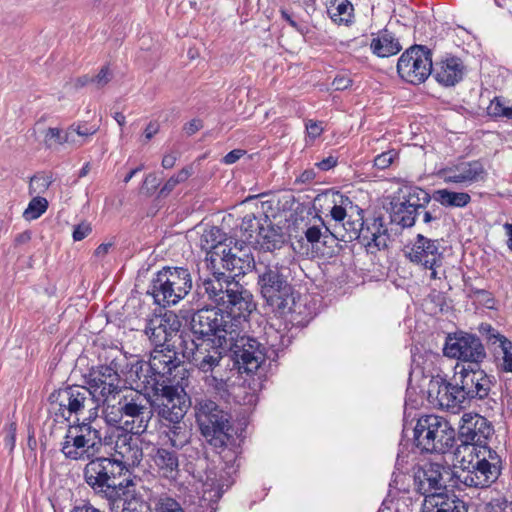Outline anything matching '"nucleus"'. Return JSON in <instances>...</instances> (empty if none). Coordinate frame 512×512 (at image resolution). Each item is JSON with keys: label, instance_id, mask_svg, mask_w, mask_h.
<instances>
[{"label": "nucleus", "instance_id": "680f3d73", "mask_svg": "<svg viewBox=\"0 0 512 512\" xmlns=\"http://www.w3.org/2000/svg\"><path fill=\"white\" fill-rule=\"evenodd\" d=\"M351 79L345 75H338L334 78L332 86L335 90H345L351 85Z\"/></svg>", "mask_w": 512, "mask_h": 512}, {"label": "nucleus", "instance_id": "4be33fe9", "mask_svg": "<svg viewBox=\"0 0 512 512\" xmlns=\"http://www.w3.org/2000/svg\"><path fill=\"white\" fill-rule=\"evenodd\" d=\"M87 384L90 391L93 392L94 398L103 403L108 402L110 397L115 398V395L121 391L120 375L106 366H97L91 369Z\"/></svg>", "mask_w": 512, "mask_h": 512}, {"label": "nucleus", "instance_id": "f257e3e1", "mask_svg": "<svg viewBox=\"0 0 512 512\" xmlns=\"http://www.w3.org/2000/svg\"><path fill=\"white\" fill-rule=\"evenodd\" d=\"M103 427L84 424L79 435L67 434L61 452L70 460L87 461L83 469L85 483L99 497L115 504L121 491L134 486L129 470L117 458L98 456L109 442L102 434Z\"/></svg>", "mask_w": 512, "mask_h": 512}, {"label": "nucleus", "instance_id": "052dcab7", "mask_svg": "<svg viewBox=\"0 0 512 512\" xmlns=\"http://www.w3.org/2000/svg\"><path fill=\"white\" fill-rule=\"evenodd\" d=\"M306 130L308 135L315 139L321 135L323 131V126L321 122H315L310 120L306 123Z\"/></svg>", "mask_w": 512, "mask_h": 512}, {"label": "nucleus", "instance_id": "0e129e2a", "mask_svg": "<svg viewBox=\"0 0 512 512\" xmlns=\"http://www.w3.org/2000/svg\"><path fill=\"white\" fill-rule=\"evenodd\" d=\"M177 179H175L173 176H171L166 183L163 185V187L159 191V197H166L168 196L174 188L178 185Z\"/></svg>", "mask_w": 512, "mask_h": 512}, {"label": "nucleus", "instance_id": "20e7f679", "mask_svg": "<svg viewBox=\"0 0 512 512\" xmlns=\"http://www.w3.org/2000/svg\"><path fill=\"white\" fill-rule=\"evenodd\" d=\"M362 212L358 208L355 215L353 211H350L349 216L343 222L333 225L332 230L337 236V244L339 245L340 241L347 243L358 240L371 254L386 249L390 235L383 216L364 219Z\"/></svg>", "mask_w": 512, "mask_h": 512}, {"label": "nucleus", "instance_id": "5701e85b", "mask_svg": "<svg viewBox=\"0 0 512 512\" xmlns=\"http://www.w3.org/2000/svg\"><path fill=\"white\" fill-rule=\"evenodd\" d=\"M493 433V427L483 416L473 413H465L459 426V438L465 445H471L473 450L477 446L486 443Z\"/></svg>", "mask_w": 512, "mask_h": 512}, {"label": "nucleus", "instance_id": "72a5a7b5", "mask_svg": "<svg viewBox=\"0 0 512 512\" xmlns=\"http://www.w3.org/2000/svg\"><path fill=\"white\" fill-rule=\"evenodd\" d=\"M370 48L378 57H390L399 53L402 46L397 38L388 30H383L371 41Z\"/></svg>", "mask_w": 512, "mask_h": 512}, {"label": "nucleus", "instance_id": "e433bc0d", "mask_svg": "<svg viewBox=\"0 0 512 512\" xmlns=\"http://www.w3.org/2000/svg\"><path fill=\"white\" fill-rule=\"evenodd\" d=\"M434 201L445 207L462 208L471 201V196L466 192H454L447 189L435 190L432 194Z\"/></svg>", "mask_w": 512, "mask_h": 512}, {"label": "nucleus", "instance_id": "9b49d317", "mask_svg": "<svg viewBox=\"0 0 512 512\" xmlns=\"http://www.w3.org/2000/svg\"><path fill=\"white\" fill-rule=\"evenodd\" d=\"M149 389L153 391L151 398L152 411L171 424H179L184 418L188 403L187 395L183 389L171 384L148 382Z\"/></svg>", "mask_w": 512, "mask_h": 512}, {"label": "nucleus", "instance_id": "e2e57ef3", "mask_svg": "<svg viewBox=\"0 0 512 512\" xmlns=\"http://www.w3.org/2000/svg\"><path fill=\"white\" fill-rule=\"evenodd\" d=\"M203 128V123L200 119H192L184 125V131L188 136H191Z\"/></svg>", "mask_w": 512, "mask_h": 512}, {"label": "nucleus", "instance_id": "7c9ffc66", "mask_svg": "<svg viewBox=\"0 0 512 512\" xmlns=\"http://www.w3.org/2000/svg\"><path fill=\"white\" fill-rule=\"evenodd\" d=\"M422 512H467V509L456 496L438 494L425 499Z\"/></svg>", "mask_w": 512, "mask_h": 512}, {"label": "nucleus", "instance_id": "6ab92c4d", "mask_svg": "<svg viewBox=\"0 0 512 512\" xmlns=\"http://www.w3.org/2000/svg\"><path fill=\"white\" fill-rule=\"evenodd\" d=\"M428 396L447 409H460L469 404L456 371L452 382L440 376L433 377L428 385Z\"/></svg>", "mask_w": 512, "mask_h": 512}, {"label": "nucleus", "instance_id": "338daca9", "mask_svg": "<svg viewBox=\"0 0 512 512\" xmlns=\"http://www.w3.org/2000/svg\"><path fill=\"white\" fill-rule=\"evenodd\" d=\"M160 129V125L157 121H151L144 130V136L147 141L151 140Z\"/></svg>", "mask_w": 512, "mask_h": 512}, {"label": "nucleus", "instance_id": "f3484780", "mask_svg": "<svg viewBox=\"0 0 512 512\" xmlns=\"http://www.w3.org/2000/svg\"><path fill=\"white\" fill-rule=\"evenodd\" d=\"M405 256L410 262L430 270L431 279H441L445 274L439 272L444 260L439 240H433L423 234H418L412 246L405 252Z\"/></svg>", "mask_w": 512, "mask_h": 512}, {"label": "nucleus", "instance_id": "9d476101", "mask_svg": "<svg viewBox=\"0 0 512 512\" xmlns=\"http://www.w3.org/2000/svg\"><path fill=\"white\" fill-rule=\"evenodd\" d=\"M181 360L177 352L169 348V345L162 348H155L148 362H137L135 373L145 389H149L148 382H159L169 384L172 382V373L180 366Z\"/></svg>", "mask_w": 512, "mask_h": 512}, {"label": "nucleus", "instance_id": "a878e982", "mask_svg": "<svg viewBox=\"0 0 512 512\" xmlns=\"http://www.w3.org/2000/svg\"><path fill=\"white\" fill-rule=\"evenodd\" d=\"M500 468L494 463H488L485 458H479L476 454V461L469 462L468 470L462 476V481L470 487H488L500 476Z\"/></svg>", "mask_w": 512, "mask_h": 512}, {"label": "nucleus", "instance_id": "49530a36", "mask_svg": "<svg viewBox=\"0 0 512 512\" xmlns=\"http://www.w3.org/2000/svg\"><path fill=\"white\" fill-rule=\"evenodd\" d=\"M48 208V201L42 197H34L26 210L24 211V217L28 220L39 218Z\"/></svg>", "mask_w": 512, "mask_h": 512}, {"label": "nucleus", "instance_id": "a19ab883", "mask_svg": "<svg viewBox=\"0 0 512 512\" xmlns=\"http://www.w3.org/2000/svg\"><path fill=\"white\" fill-rule=\"evenodd\" d=\"M152 512H185V510L175 498L168 494H161L153 499Z\"/></svg>", "mask_w": 512, "mask_h": 512}, {"label": "nucleus", "instance_id": "c756f323", "mask_svg": "<svg viewBox=\"0 0 512 512\" xmlns=\"http://www.w3.org/2000/svg\"><path fill=\"white\" fill-rule=\"evenodd\" d=\"M433 71L436 81L448 87L463 78L464 66L459 58L450 57L437 64Z\"/></svg>", "mask_w": 512, "mask_h": 512}, {"label": "nucleus", "instance_id": "f704fd0d", "mask_svg": "<svg viewBox=\"0 0 512 512\" xmlns=\"http://www.w3.org/2000/svg\"><path fill=\"white\" fill-rule=\"evenodd\" d=\"M400 193H402V195L394 199L399 200V202L406 204L408 208L418 212V216L421 215V210L430 203L432 198L429 193L418 187L405 188L404 190H400Z\"/></svg>", "mask_w": 512, "mask_h": 512}, {"label": "nucleus", "instance_id": "7ed1b4c3", "mask_svg": "<svg viewBox=\"0 0 512 512\" xmlns=\"http://www.w3.org/2000/svg\"><path fill=\"white\" fill-rule=\"evenodd\" d=\"M199 281L197 293L206 295L211 303L223 309H230L240 315H250L256 309L252 293L223 272H213Z\"/></svg>", "mask_w": 512, "mask_h": 512}, {"label": "nucleus", "instance_id": "4d7b16f0", "mask_svg": "<svg viewBox=\"0 0 512 512\" xmlns=\"http://www.w3.org/2000/svg\"><path fill=\"white\" fill-rule=\"evenodd\" d=\"M111 80V73L108 67H102L99 73L91 78V81L96 84L97 88H102Z\"/></svg>", "mask_w": 512, "mask_h": 512}, {"label": "nucleus", "instance_id": "774afa93", "mask_svg": "<svg viewBox=\"0 0 512 512\" xmlns=\"http://www.w3.org/2000/svg\"><path fill=\"white\" fill-rule=\"evenodd\" d=\"M192 174L193 167L190 165L182 168L177 174L173 175V177L177 179V182L180 184L185 182Z\"/></svg>", "mask_w": 512, "mask_h": 512}, {"label": "nucleus", "instance_id": "c85d7f7f", "mask_svg": "<svg viewBox=\"0 0 512 512\" xmlns=\"http://www.w3.org/2000/svg\"><path fill=\"white\" fill-rule=\"evenodd\" d=\"M134 434L120 435L115 443V453L120 456L118 461L124 463V466L138 465L143 458L142 448L139 446Z\"/></svg>", "mask_w": 512, "mask_h": 512}, {"label": "nucleus", "instance_id": "37998d69", "mask_svg": "<svg viewBox=\"0 0 512 512\" xmlns=\"http://www.w3.org/2000/svg\"><path fill=\"white\" fill-rule=\"evenodd\" d=\"M52 182L53 179L51 175L45 173L36 174L30 179L29 193L31 195L44 193L48 190Z\"/></svg>", "mask_w": 512, "mask_h": 512}, {"label": "nucleus", "instance_id": "bf43d9fd", "mask_svg": "<svg viewBox=\"0 0 512 512\" xmlns=\"http://www.w3.org/2000/svg\"><path fill=\"white\" fill-rule=\"evenodd\" d=\"M126 361L125 357L118 353L117 356L113 357L109 364H105L104 366L109 367L115 371V373L119 374L123 372V363Z\"/></svg>", "mask_w": 512, "mask_h": 512}, {"label": "nucleus", "instance_id": "6e6d98bb", "mask_svg": "<svg viewBox=\"0 0 512 512\" xmlns=\"http://www.w3.org/2000/svg\"><path fill=\"white\" fill-rule=\"evenodd\" d=\"M63 141L64 143L72 146L73 148H80L81 146H83L82 138L78 137V135L74 131V128H72L71 125L65 130V133L63 135Z\"/></svg>", "mask_w": 512, "mask_h": 512}, {"label": "nucleus", "instance_id": "69168bd1", "mask_svg": "<svg viewBox=\"0 0 512 512\" xmlns=\"http://www.w3.org/2000/svg\"><path fill=\"white\" fill-rule=\"evenodd\" d=\"M244 154H245L244 150L234 149L225 155V157L223 158V161H224V163L230 165V164H233L236 161H238Z\"/></svg>", "mask_w": 512, "mask_h": 512}, {"label": "nucleus", "instance_id": "0eeeda50", "mask_svg": "<svg viewBox=\"0 0 512 512\" xmlns=\"http://www.w3.org/2000/svg\"><path fill=\"white\" fill-rule=\"evenodd\" d=\"M249 315H240L230 309L198 308L191 319V329L198 337H211L217 342L226 343V339L238 328H242Z\"/></svg>", "mask_w": 512, "mask_h": 512}, {"label": "nucleus", "instance_id": "dca6fc26", "mask_svg": "<svg viewBox=\"0 0 512 512\" xmlns=\"http://www.w3.org/2000/svg\"><path fill=\"white\" fill-rule=\"evenodd\" d=\"M227 352L226 343L217 342L211 337H197L192 340V348L184 352L190 362L203 373H214L220 369L224 354Z\"/></svg>", "mask_w": 512, "mask_h": 512}, {"label": "nucleus", "instance_id": "aec40b11", "mask_svg": "<svg viewBox=\"0 0 512 512\" xmlns=\"http://www.w3.org/2000/svg\"><path fill=\"white\" fill-rule=\"evenodd\" d=\"M459 382L463 388L464 394L470 403L473 400H482L488 397L492 380L487 373L478 367L458 363L455 366Z\"/></svg>", "mask_w": 512, "mask_h": 512}, {"label": "nucleus", "instance_id": "ddd939ff", "mask_svg": "<svg viewBox=\"0 0 512 512\" xmlns=\"http://www.w3.org/2000/svg\"><path fill=\"white\" fill-rule=\"evenodd\" d=\"M243 328H238L226 339L227 351L232 353L239 371L253 373L266 359L264 348L254 338L241 335Z\"/></svg>", "mask_w": 512, "mask_h": 512}, {"label": "nucleus", "instance_id": "c9c22d12", "mask_svg": "<svg viewBox=\"0 0 512 512\" xmlns=\"http://www.w3.org/2000/svg\"><path fill=\"white\" fill-rule=\"evenodd\" d=\"M390 219L392 223L400 225L403 228L412 227L415 224L418 212L408 208L406 204L393 199L390 203Z\"/></svg>", "mask_w": 512, "mask_h": 512}, {"label": "nucleus", "instance_id": "4c0bfd02", "mask_svg": "<svg viewBox=\"0 0 512 512\" xmlns=\"http://www.w3.org/2000/svg\"><path fill=\"white\" fill-rule=\"evenodd\" d=\"M128 489L121 491L119 499L114 505L110 504L112 512H142L144 503L139 497L129 496L130 491Z\"/></svg>", "mask_w": 512, "mask_h": 512}, {"label": "nucleus", "instance_id": "3c124183", "mask_svg": "<svg viewBox=\"0 0 512 512\" xmlns=\"http://www.w3.org/2000/svg\"><path fill=\"white\" fill-rule=\"evenodd\" d=\"M397 155L398 153L394 149L385 151L375 157L374 166L378 169L384 170L394 162Z\"/></svg>", "mask_w": 512, "mask_h": 512}, {"label": "nucleus", "instance_id": "1a4fd4ad", "mask_svg": "<svg viewBox=\"0 0 512 512\" xmlns=\"http://www.w3.org/2000/svg\"><path fill=\"white\" fill-rule=\"evenodd\" d=\"M192 289V277L188 269L164 267L151 283V295L163 307L177 304Z\"/></svg>", "mask_w": 512, "mask_h": 512}, {"label": "nucleus", "instance_id": "864d4df0", "mask_svg": "<svg viewBox=\"0 0 512 512\" xmlns=\"http://www.w3.org/2000/svg\"><path fill=\"white\" fill-rule=\"evenodd\" d=\"M64 144L63 136L59 128H48L44 134V143L46 147L51 148L53 143Z\"/></svg>", "mask_w": 512, "mask_h": 512}, {"label": "nucleus", "instance_id": "f8f14e48", "mask_svg": "<svg viewBox=\"0 0 512 512\" xmlns=\"http://www.w3.org/2000/svg\"><path fill=\"white\" fill-rule=\"evenodd\" d=\"M208 236L212 238L210 248L214 250L213 254L221 256L223 268L234 273V276L245 275L257 268L251 249L246 243L235 242L233 247L226 248L222 245V236L218 228H212L205 235L206 238Z\"/></svg>", "mask_w": 512, "mask_h": 512}, {"label": "nucleus", "instance_id": "473e14b6", "mask_svg": "<svg viewBox=\"0 0 512 512\" xmlns=\"http://www.w3.org/2000/svg\"><path fill=\"white\" fill-rule=\"evenodd\" d=\"M263 220L267 226H263L260 230L259 236L256 240L257 243L260 245L261 249L267 252H273L281 249L285 244V236L281 228L271 225L267 216H265Z\"/></svg>", "mask_w": 512, "mask_h": 512}, {"label": "nucleus", "instance_id": "412c9836", "mask_svg": "<svg viewBox=\"0 0 512 512\" xmlns=\"http://www.w3.org/2000/svg\"><path fill=\"white\" fill-rule=\"evenodd\" d=\"M444 353L448 357L457 358L468 365L478 367L486 358V351L481 340L473 334L463 333L446 343Z\"/></svg>", "mask_w": 512, "mask_h": 512}, {"label": "nucleus", "instance_id": "2f4dec72", "mask_svg": "<svg viewBox=\"0 0 512 512\" xmlns=\"http://www.w3.org/2000/svg\"><path fill=\"white\" fill-rule=\"evenodd\" d=\"M153 460L165 478L176 479L179 473V459L175 450L160 447L156 450Z\"/></svg>", "mask_w": 512, "mask_h": 512}, {"label": "nucleus", "instance_id": "4468645a", "mask_svg": "<svg viewBox=\"0 0 512 512\" xmlns=\"http://www.w3.org/2000/svg\"><path fill=\"white\" fill-rule=\"evenodd\" d=\"M120 417H126L125 425L130 432L142 435L148 428L153 417L151 397L137 390H128L118 401Z\"/></svg>", "mask_w": 512, "mask_h": 512}, {"label": "nucleus", "instance_id": "2eb2a0df", "mask_svg": "<svg viewBox=\"0 0 512 512\" xmlns=\"http://www.w3.org/2000/svg\"><path fill=\"white\" fill-rule=\"evenodd\" d=\"M397 72L408 83H423L433 72L430 50L421 45L408 48L398 60Z\"/></svg>", "mask_w": 512, "mask_h": 512}, {"label": "nucleus", "instance_id": "de8ad7c7", "mask_svg": "<svg viewBox=\"0 0 512 512\" xmlns=\"http://www.w3.org/2000/svg\"><path fill=\"white\" fill-rule=\"evenodd\" d=\"M499 348L502 351V364L501 369L504 372H512V342L507 338H503Z\"/></svg>", "mask_w": 512, "mask_h": 512}, {"label": "nucleus", "instance_id": "423d86ee", "mask_svg": "<svg viewBox=\"0 0 512 512\" xmlns=\"http://www.w3.org/2000/svg\"><path fill=\"white\" fill-rule=\"evenodd\" d=\"M194 415L201 435L215 448L225 450L230 434V414L206 396L194 397Z\"/></svg>", "mask_w": 512, "mask_h": 512}, {"label": "nucleus", "instance_id": "79ce46f5", "mask_svg": "<svg viewBox=\"0 0 512 512\" xmlns=\"http://www.w3.org/2000/svg\"><path fill=\"white\" fill-rule=\"evenodd\" d=\"M204 381L205 384L212 388L221 398L228 395L227 381L220 373V369H216V372L206 375Z\"/></svg>", "mask_w": 512, "mask_h": 512}, {"label": "nucleus", "instance_id": "8fccbe9b", "mask_svg": "<svg viewBox=\"0 0 512 512\" xmlns=\"http://www.w3.org/2000/svg\"><path fill=\"white\" fill-rule=\"evenodd\" d=\"M71 127L74 128L75 133L79 138H82V144L84 145L88 139L94 135L99 127L96 125L89 126L86 122H78L71 124Z\"/></svg>", "mask_w": 512, "mask_h": 512}, {"label": "nucleus", "instance_id": "ea45409f", "mask_svg": "<svg viewBox=\"0 0 512 512\" xmlns=\"http://www.w3.org/2000/svg\"><path fill=\"white\" fill-rule=\"evenodd\" d=\"M353 11V6L348 0H333L328 13L336 23L348 22Z\"/></svg>", "mask_w": 512, "mask_h": 512}, {"label": "nucleus", "instance_id": "13d9d810", "mask_svg": "<svg viewBox=\"0 0 512 512\" xmlns=\"http://www.w3.org/2000/svg\"><path fill=\"white\" fill-rule=\"evenodd\" d=\"M91 231H92V228H91L90 224H88V223H81V224L77 225L74 228L73 240L74 241H81L85 237H87L91 233Z\"/></svg>", "mask_w": 512, "mask_h": 512}, {"label": "nucleus", "instance_id": "b1692460", "mask_svg": "<svg viewBox=\"0 0 512 512\" xmlns=\"http://www.w3.org/2000/svg\"><path fill=\"white\" fill-rule=\"evenodd\" d=\"M445 183H453L460 186H468L472 183L483 181L487 172L480 161L461 162L447 167L439 172Z\"/></svg>", "mask_w": 512, "mask_h": 512}, {"label": "nucleus", "instance_id": "393cba45", "mask_svg": "<svg viewBox=\"0 0 512 512\" xmlns=\"http://www.w3.org/2000/svg\"><path fill=\"white\" fill-rule=\"evenodd\" d=\"M179 327L180 322L176 315H155L147 321L145 334L156 348H162L166 347L170 338L177 334Z\"/></svg>", "mask_w": 512, "mask_h": 512}, {"label": "nucleus", "instance_id": "5fc2aeb1", "mask_svg": "<svg viewBox=\"0 0 512 512\" xmlns=\"http://www.w3.org/2000/svg\"><path fill=\"white\" fill-rule=\"evenodd\" d=\"M506 105L499 97H495L487 107V112L492 117H504Z\"/></svg>", "mask_w": 512, "mask_h": 512}, {"label": "nucleus", "instance_id": "cd10ccee", "mask_svg": "<svg viewBox=\"0 0 512 512\" xmlns=\"http://www.w3.org/2000/svg\"><path fill=\"white\" fill-rule=\"evenodd\" d=\"M200 481L203 483L204 495H207L209 501L219 500L224 490L233 483L229 472L218 471L216 468H208L204 475L200 476Z\"/></svg>", "mask_w": 512, "mask_h": 512}, {"label": "nucleus", "instance_id": "a211bd4d", "mask_svg": "<svg viewBox=\"0 0 512 512\" xmlns=\"http://www.w3.org/2000/svg\"><path fill=\"white\" fill-rule=\"evenodd\" d=\"M332 229L333 225L326 223L317 214L306 223L304 236L312 250L322 257H332L340 248L337 244V236Z\"/></svg>", "mask_w": 512, "mask_h": 512}, {"label": "nucleus", "instance_id": "58836bf2", "mask_svg": "<svg viewBox=\"0 0 512 512\" xmlns=\"http://www.w3.org/2000/svg\"><path fill=\"white\" fill-rule=\"evenodd\" d=\"M263 226L261 219H257L253 213L245 215L240 225L242 243L251 242L255 235L258 237Z\"/></svg>", "mask_w": 512, "mask_h": 512}, {"label": "nucleus", "instance_id": "bb28decb", "mask_svg": "<svg viewBox=\"0 0 512 512\" xmlns=\"http://www.w3.org/2000/svg\"><path fill=\"white\" fill-rule=\"evenodd\" d=\"M414 487L418 493L426 496V499L437 495L435 492L445 487L441 466L431 463L419 469L414 475Z\"/></svg>", "mask_w": 512, "mask_h": 512}, {"label": "nucleus", "instance_id": "603ef678", "mask_svg": "<svg viewBox=\"0 0 512 512\" xmlns=\"http://www.w3.org/2000/svg\"><path fill=\"white\" fill-rule=\"evenodd\" d=\"M480 333L485 335L487 341L491 344L498 343L501 345L503 338H506L504 335L498 333L491 325L489 324H481L479 327Z\"/></svg>", "mask_w": 512, "mask_h": 512}, {"label": "nucleus", "instance_id": "39448f33", "mask_svg": "<svg viewBox=\"0 0 512 512\" xmlns=\"http://www.w3.org/2000/svg\"><path fill=\"white\" fill-rule=\"evenodd\" d=\"M49 402L56 414L59 413L65 420L72 415H79L87 410L89 415L75 426L76 434H80V427L88 424L94 427H102L97 422L99 399L94 398L90 388L81 385H72L60 388L49 396Z\"/></svg>", "mask_w": 512, "mask_h": 512}, {"label": "nucleus", "instance_id": "f03ea898", "mask_svg": "<svg viewBox=\"0 0 512 512\" xmlns=\"http://www.w3.org/2000/svg\"><path fill=\"white\" fill-rule=\"evenodd\" d=\"M255 272L259 293L266 304L280 314L290 312L295 301L291 269L279 262L259 260Z\"/></svg>", "mask_w": 512, "mask_h": 512}, {"label": "nucleus", "instance_id": "c03bdc74", "mask_svg": "<svg viewBox=\"0 0 512 512\" xmlns=\"http://www.w3.org/2000/svg\"><path fill=\"white\" fill-rule=\"evenodd\" d=\"M422 221L425 225H427L430 228H437L440 224V221L442 219L443 213L441 208L433 204L430 207H424L423 210H421Z\"/></svg>", "mask_w": 512, "mask_h": 512}, {"label": "nucleus", "instance_id": "6e6552de", "mask_svg": "<svg viewBox=\"0 0 512 512\" xmlns=\"http://www.w3.org/2000/svg\"><path fill=\"white\" fill-rule=\"evenodd\" d=\"M415 445L426 453H446L455 442V430L443 417L425 415L414 428Z\"/></svg>", "mask_w": 512, "mask_h": 512}, {"label": "nucleus", "instance_id": "09e8293b", "mask_svg": "<svg viewBox=\"0 0 512 512\" xmlns=\"http://www.w3.org/2000/svg\"><path fill=\"white\" fill-rule=\"evenodd\" d=\"M471 453L479 454V458H485L488 463H494L495 466L501 469V459L497 453L487 446V442L477 446V450L471 451Z\"/></svg>", "mask_w": 512, "mask_h": 512}, {"label": "nucleus", "instance_id": "a18cd8bd", "mask_svg": "<svg viewBox=\"0 0 512 512\" xmlns=\"http://www.w3.org/2000/svg\"><path fill=\"white\" fill-rule=\"evenodd\" d=\"M347 206H349L351 211L354 208L352 202L349 200L348 197H341L340 204H334V206L330 210V216L334 221L332 225L340 224V222H343L349 216L350 213L347 210Z\"/></svg>", "mask_w": 512, "mask_h": 512}]
</instances>
